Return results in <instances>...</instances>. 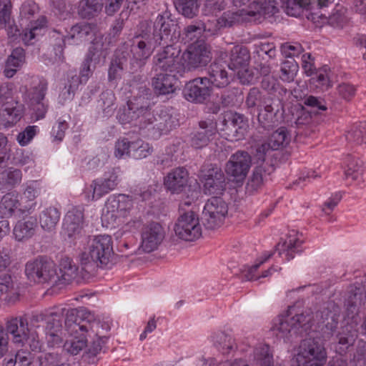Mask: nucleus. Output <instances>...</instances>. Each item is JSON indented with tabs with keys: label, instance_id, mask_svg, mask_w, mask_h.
Returning <instances> with one entry per match:
<instances>
[{
	"label": "nucleus",
	"instance_id": "obj_38",
	"mask_svg": "<svg viewBox=\"0 0 366 366\" xmlns=\"http://www.w3.org/2000/svg\"><path fill=\"white\" fill-rule=\"evenodd\" d=\"M21 179V171L10 167L0 174V190H10L20 184Z\"/></svg>",
	"mask_w": 366,
	"mask_h": 366
},
{
	"label": "nucleus",
	"instance_id": "obj_59",
	"mask_svg": "<svg viewBox=\"0 0 366 366\" xmlns=\"http://www.w3.org/2000/svg\"><path fill=\"white\" fill-rule=\"evenodd\" d=\"M152 152L148 144L142 142H133L131 144L130 157L135 159H141L149 156Z\"/></svg>",
	"mask_w": 366,
	"mask_h": 366
},
{
	"label": "nucleus",
	"instance_id": "obj_56",
	"mask_svg": "<svg viewBox=\"0 0 366 366\" xmlns=\"http://www.w3.org/2000/svg\"><path fill=\"white\" fill-rule=\"evenodd\" d=\"M302 244L298 238L290 237L282 245L283 253L287 260L293 259L296 252H300L299 249Z\"/></svg>",
	"mask_w": 366,
	"mask_h": 366
},
{
	"label": "nucleus",
	"instance_id": "obj_10",
	"mask_svg": "<svg viewBox=\"0 0 366 366\" xmlns=\"http://www.w3.org/2000/svg\"><path fill=\"white\" fill-rule=\"evenodd\" d=\"M261 107L257 119L263 128L269 129L283 120L284 104L280 97H265Z\"/></svg>",
	"mask_w": 366,
	"mask_h": 366
},
{
	"label": "nucleus",
	"instance_id": "obj_48",
	"mask_svg": "<svg viewBox=\"0 0 366 366\" xmlns=\"http://www.w3.org/2000/svg\"><path fill=\"white\" fill-rule=\"evenodd\" d=\"M244 11H224L222 16L219 18L222 29L224 28H229L234 26L241 22L244 21Z\"/></svg>",
	"mask_w": 366,
	"mask_h": 366
},
{
	"label": "nucleus",
	"instance_id": "obj_17",
	"mask_svg": "<svg viewBox=\"0 0 366 366\" xmlns=\"http://www.w3.org/2000/svg\"><path fill=\"white\" fill-rule=\"evenodd\" d=\"M217 133V122L207 119L199 122V127L189 135L190 146L196 149L207 147Z\"/></svg>",
	"mask_w": 366,
	"mask_h": 366
},
{
	"label": "nucleus",
	"instance_id": "obj_23",
	"mask_svg": "<svg viewBox=\"0 0 366 366\" xmlns=\"http://www.w3.org/2000/svg\"><path fill=\"white\" fill-rule=\"evenodd\" d=\"M347 14V8L337 4L329 16L322 14L311 13L307 18L317 24H327L333 27H342L348 21Z\"/></svg>",
	"mask_w": 366,
	"mask_h": 366
},
{
	"label": "nucleus",
	"instance_id": "obj_27",
	"mask_svg": "<svg viewBox=\"0 0 366 366\" xmlns=\"http://www.w3.org/2000/svg\"><path fill=\"white\" fill-rule=\"evenodd\" d=\"M222 124L228 135H232L237 139L242 138L246 130V122L243 115L236 112H227L224 115Z\"/></svg>",
	"mask_w": 366,
	"mask_h": 366
},
{
	"label": "nucleus",
	"instance_id": "obj_29",
	"mask_svg": "<svg viewBox=\"0 0 366 366\" xmlns=\"http://www.w3.org/2000/svg\"><path fill=\"white\" fill-rule=\"evenodd\" d=\"M114 40L111 36L97 35L92 41L86 56L93 60L105 59L109 53L111 46L114 44Z\"/></svg>",
	"mask_w": 366,
	"mask_h": 366
},
{
	"label": "nucleus",
	"instance_id": "obj_2",
	"mask_svg": "<svg viewBox=\"0 0 366 366\" xmlns=\"http://www.w3.org/2000/svg\"><path fill=\"white\" fill-rule=\"evenodd\" d=\"M113 254V242L110 235L89 237L86 250L79 255L81 272L87 275L94 274L99 267H106L112 262Z\"/></svg>",
	"mask_w": 366,
	"mask_h": 366
},
{
	"label": "nucleus",
	"instance_id": "obj_12",
	"mask_svg": "<svg viewBox=\"0 0 366 366\" xmlns=\"http://www.w3.org/2000/svg\"><path fill=\"white\" fill-rule=\"evenodd\" d=\"M152 35L161 46L171 44L179 36V27L177 21L171 18L170 14L165 12L156 18Z\"/></svg>",
	"mask_w": 366,
	"mask_h": 366
},
{
	"label": "nucleus",
	"instance_id": "obj_20",
	"mask_svg": "<svg viewBox=\"0 0 366 366\" xmlns=\"http://www.w3.org/2000/svg\"><path fill=\"white\" fill-rule=\"evenodd\" d=\"M310 320V318L303 313L295 314L290 317V315L285 317H279L277 322L272 327L273 331L280 338H287L292 332H297V330L302 327Z\"/></svg>",
	"mask_w": 366,
	"mask_h": 366
},
{
	"label": "nucleus",
	"instance_id": "obj_64",
	"mask_svg": "<svg viewBox=\"0 0 366 366\" xmlns=\"http://www.w3.org/2000/svg\"><path fill=\"white\" fill-rule=\"evenodd\" d=\"M40 194V187L37 182H26L24 185L23 197L28 201H34Z\"/></svg>",
	"mask_w": 366,
	"mask_h": 366
},
{
	"label": "nucleus",
	"instance_id": "obj_21",
	"mask_svg": "<svg viewBox=\"0 0 366 366\" xmlns=\"http://www.w3.org/2000/svg\"><path fill=\"white\" fill-rule=\"evenodd\" d=\"M147 129L157 130L159 134L167 133L178 125V121L167 110H161L157 116H154L149 109L146 117Z\"/></svg>",
	"mask_w": 366,
	"mask_h": 366
},
{
	"label": "nucleus",
	"instance_id": "obj_5",
	"mask_svg": "<svg viewBox=\"0 0 366 366\" xmlns=\"http://www.w3.org/2000/svg\"><path fill=\"white\" fill-rule=\"evenodd\" d=\"M25 274L28 280L36 283L58 285L56 265L46 256H39L28 261L25 265Z\"/></svg>",
	"mask_w": 366,
	"mask_h": 366
},
{
	"label": "nucleus",
	"instance_id": "obj_4",
	"mask_svg": "<svg viewBox=\"0 0 366 366\" xmlns=\"http://www.w3.org/2000/svg\"><path fill=\"white\" fill-rule=\"evenodd\" d=\"M4 327L6 336L9 338L11 336L12 342L18 347H23L28 343L32 351L41 350V344L37 335L30 333L28 320L24 316L6 318Z\"/></svg>",
	"mask_w": 366,
	"mask_h": 366
},
{
	"label": "nucleus",
	"instance_id": "obj_7",
	"mask_svg": "<svg viewBox=\"0 0 366 366\" xmlns=\"http://www.w3.org/2000/svg\"><path fill=\"white\" fill-rule=\"evenodd\" d=\"M327 353L320 337L303 340L300 345L296 360L297 366H323Z\"/></svg>",
	"mask_w": 366,
	"mask_h": 366
},
{
	"label": "nucleus",
	"instance_id": "obj_43",
	"mask_svg": "<svg viewBox=\"0 0 366 366\" xmlns=\"http://www.w3.org/2000/svg\"><path fill=\"white\" fill-rule=\"evenodd\" d=\"M105 2L99 0H81L79 6V14L84 19L97 16L102 9Z\"/></svg>",
	"mask_w": 366,
	"mask_h": 366
},
{
	"label": "nucleus",
	"instance_id": "obj_55",
	"mask_svg": "<svg viewBox=\"0 0 366 366\" xmlns=\"http://www.w3.org/2000/svg\"><path fill=\"white\" fill-rule=\"evenodd\" d=\"M48 89V83L45 80H41L29 92L28 97L29 104L45 101V97Z\"/></svg>",
	"mask_w": 366,
	"mask_h": 366
},
{
	"label": "nucleus",
	"instance_id": "obj_42",
	"mask_svg": "<svg viewBox=\"0 0 366 366\" xmlns=\"http://www.w3.org/2000/svg\"><path fill=\"white\" fill-rule=\"evenodd\" d=\"M212 337L214 346L223 355H228L237 348L232 337L224 332H217Z\"/></svg>",
	"mask_w": 366,
	"mask_h": 366
},
{
	"label": "nucleus",
	"instance_id": "obj_31",
	"mask_svg": "<svg viewBox=\"0 0 366 366\" xmlns=\"http://www.w3.org/2000/svg\"><path fill=\"white\" fill-rule=\"evenodd\" d=\"M207 77L209 86L217 88H224L230 83V76L225 66L221 64L214 62L207 68Z\"/></svg>",
	"mask_w": 366,
	"mask_h": 366
},
{
	"label": "nucleus",
	"instance_id": "obj_6",
	"mask_svg": "<svg viewBox=\"0 0 366 366\" xmlns=\"http://www.w3.org/2000/svg\"><path fill=\"white\" fill-rule=\"evenodd\" d=\"M150 102L145 97H134L128 100L127 106L120 109L117 118L123 124L134 122L140 129H147L146 117L149 112Z\"/></svg>",
	"mask_w": 366,
	"mask_h": 366
},
{
	"label": "nucleus",
	"instance_id": "obj_11",
	"mask_svg": "<svg viewBox=\"0 0 366 366\" xmlns=\"http://www.w3.org/2000/svg\"><path fill=\"white\" fill-rule=\"evenodd\" d=\"M228 212V206L220 197H212L209 199L204 207L202 221L207 229L219 228L224 222Z\"/></svg>",
	"mask_w": 366,
	"mask_h": 366
},
{
	"label": "nucleus",
	"instance_id": "obj_60",
	"mask_svg": "<svg viewBox=\"0 0 366 366\" xmlns=\"http://www.w3.org/2000/svg\"><path fill=\"white\" fill-rule=\"evenodd\" d=\"M262 88L267 91L268 95L275 96L273 93L278 92L281 94L282 92L286 93V89L282 87L278 83L277 80L272 76L264 77L261 81Z\"/></svg>",
	"mask_w": 366,
	"mask_h": 366
},
{
	"label": "nucleus",
	"instance_id": "obj_19",
	"mask_svg": "<svg viewBox=\"0 0 366 366\" xmlns=\"http://www.w3.org/2000/svg\"><path fill=\"white\" fill-rule=\"evenodd\" d=\"M212 91L207 77H198L186 84L183 94L189 102L203 103L210 97Z\"/></svg>",
	"mask_w": 366,
	"mask_h": 366
},
{
	"label": "nucleus",
	"instance_id": "obj_40",
	"mask_svg": "<svg viewBox=\"0 0 366 366\" xmlns=\"http://www.w3.org/2000/svg\"><path fill=\"white\" fill-rule=\"evenodd\" d=\"M60 218L59 209L54 207H49L42 211L39 216V223L41 228L45 231L53 230Z\"/></svg>",
	"mask_w": 366,
	"mask_h": 366
},
{
	"label": "nucleus",
	"instance_id": "obj_63",
	"mask_svg": "<svg viewBox=\"0 0 366 366\" xmlns=\"http://www.w3.org/2000/svg\"><path fill=\"white\" fill-rule=\"evenodd\" d=\"M99 332L98 331L97 335L93 333L95 336L94 338L90 342L89 345H86L88 352L92 356H96L102 351L107 340L105 336H99Z\"/></svg>",
	"mask_w": 366,
	"mask_h": 366
},
{
	"label": "nucleus",
	"instance_id": "obj_14",
	"mask_svg": "<svg viewBox=\"0 0 366 366\" xmlns=\"http://www.w3.org/2000/svg\"><path fill=\"white\" fill-rule=\"evenodd\" d=\"M202 173L203 192L207 195L219 197L226 189L225 176L217 165L209 164L201 169Z\"/></svg>",
	"mask_w": 366,
	"mask_h": 366
},
{
	"label": "nucleus",
	"instance_id": "obj_36",
	"mask_svg": "<svg viewBox=\"0 0 366 366\" xmlns=\"http://www.w3.org/2000/svg\"><path fill=\"white\" fill-rule=\"evenodd\" d=\"M117 177L112 174L104 180H94L90 185L92 191V199H99L114 189L117 185Z\"/></svg>",
	"mask_w": 366,
	"mask_h": 366
},
{
	"label": "nucleus",
	"instance_id": "obj_34",
	"mask_svg": "<svg viewBox=\"0 0 366 366\" xmlns=\"http://www.w3.org/2000/svg\"><path fill=\"white\" fill-rule=\"evenodd\" d=\"M78 267L69 257L62 258L59 264L58 284L69 285L77 277Z\"/></svg>",
	"mask_w": 366,
	"mask_h": 366
},
{
	"label": "nucleus",
	"instance_id": "obj_61",
	"mask_svg": "<svg viewBox=\"0 0 366 366\" xmlns=\"http://www.w3.org/2000/svg\"><path fill=\"white\" fill-rule=\"evenodd\" d=\"M303 103L305 106L312 108L313 112L317 114H320V112H324L327 109L326 102L322 97L310 95L305 97Z\"/></svg>",
	"mask_w": 366,
	"mask_h": 366
},
{
	"label": "nucleus",
	"instance_id": "obj_53",
	"mask_svg": "<svg viewBox=\"0 0 366 366\" xmlns=\"http://www.w3.org/2000/svg\"><path fill=\"white\" fill-rule=\"evenodd\" d=\"M357 336V331L351 325H346L341 328L337 335L338 343L342 345H352Z\"/></svg>",
	"mask_w": 366,
	"mask_h": 366
},
{
	"label": "nucleus",
	"instance_id": "obj_22",
	"mask_svg": "<svg viewBox=\"0 0 366 366\" xmlns=\"http://www.w3.org/2000/svg\"><path fill=\"white\" fill-rule=\"evenodd\" d=\"M84 214L78 208L69 210L64 219L63 229L65 235L71 240H75L81 237L83 229Z\"/></svg>",
	"mask_w": 366,
	"mask_h": 366
},
{
	"label": "nucleus",
	"instance_id": "obj_24",
	"mask_svg": "<svg viewBox=\"0 0 366 366\" xmlns=\"http://www.w3.org/2000/svg\"><path fill=\"white\" fill-rule=\"evenodd\" d=\"M107 212L105 217L111 215L112 217H126L132 209L133 203L132 199L125 194H119L110 197L107 203Z\"/></svg>",
	"mask_w": 366,
	"mask_h": 366
},
{
	"label": "nucleus",
	"instance_id": "obj_54",
	"mask_svg": "<svg viewBox=\"0 0 366 366\" xmlns=\"http://www.w3.org/2000/svg\"><path fill=\"white\" fill-rule=\"evenodd\" d=\"M254 357L260 366H273V357L267 345L257 347L254 352Z\"/></svg>",
	"mask_w": 366,
	"mask_h": 366
},
{
	"label": "nucleus",
	"instance_id": "obj_49",
	"mask_svg": "<svg viewBox=\"0 0 366 366\" xmlns=\"http://www.w3.org/2000/svg\"><path fill=\"white\" fill-rule=\"evenodd\" d=\"M93 31V27L88 23H78L71 27L68 35L65 36L69 39H74L81 41L82 39L86 38L90 35Z\"/></svg>",
	"mask_w": 366,
	"mask_h": 366
},
{
	"label": "nucleus",
	"instance_id": "obj_41",
	"mask_svg": "<svg viewBox=\"0 0 366 366\" xmlns=\"http://www.w3.org/2000/svg\"><path fill=\"white\" fill-rule=\"evenodd\" d=\"M338 317L339 315L329 307H324L316 312V318L319 323L322 324L330 334H332L337 327Z\"/></svg>",
	"mask_w": 366,
	"mask_h": 366
},
{
	"label": "nucleus",
	"instance_id": "obj_50",
	"mask_svg": "<svg viewBox=\"0 0 366 366\" xmlns=\"http://www.w3.org/2000/svg\"><path fill=\"white\" fill-rule=\"evenodd\" d=\"M68 310L61 309V312H51L47 314L46 319V332H61L62 320L64 311Z\"/></svg>",
	"mask_w": 366,
	"mask_h": 366
},
{
	"label": "nucleus",
	"instance_id": "obj_32",
	"mask_svg": "<svg viewBox=\"0 0 366 366\" xmlns=\"http://www.w3.org/2000/svg\"><path fill=\"white\" fill-rule=\"evenodd\" d=\"M25 60L26 55L24 49L21 47L14 49L5 61L3 71L4 76L9 79L13 77L23 66Z\"/></svg>",
	"mask_w": 366,
	"mask_h": 366
},
{
	"label": "nucleus",
	"instance_id": "obj_51",
	"mask_svg": "<svg viewBox=\"0 0 366 366\" xmlns=\"http://www.w3.org/2000/svg\"><path fill=\"white\" fill-rule=\"evenodd\" d=\"M20 203L16 196L11 193L6 194L0 202V210L6 216H11L19 208Z\"/></svg>",
	"mask_w": 366,
	"mask_h": 366
},
{
	"label": "nucleus",
	"instance_id": "obj_58",
	"mask_svg": "<svg viewBox=\"0 0 366 366\" xmlns=\"http://www.w3.org/2000/svg\"><path fill=\"white\" fill-rule=\"evenodd\" d=\"M13 290L14 285L11 276L8 274L0 275V299L5 296L4 300L10 302L11 300V297L9 296L10 293H12L16 299L17 296L13 292Z\"/></svg>",
	"mask_w": 366,
	"mask_h": 366
},
{
	"label": "nucleus",
	"instance_id": "obj_47",
	"mask_svg": "<svg viewBox=\"0 0 366 366\" xmlns=\"http://www.w3.org/2000/svg\"><path fill=\"white\" fill-rule=\"evenodd\" d=\"M115 99L114 93L112 90L107 89L101 94L99 102L105 117H111L116 110Z\"/></svg>",
	"mask_w": 366,
	"mask_h": 366
},
{
	"label": "nucleus",
	"instance_id": "obj_8",
	"mask_svg": "<svg viewBox=\"0 0 366 366\" xmlns=\"http://www.w3.org/2000/svg\"><path fill=\"white\" fill-rule=\"evenodd\" d=\"M163 46L153 57L154 69L174 74L184 71L180 48L172 44Z\"/></svg>",
	"mask_w": 366,
	"mask_h": 366
},
{
	"label": "nucleus",
	"instance_id": "obj_37",
	"mask_svg": "<svg viewBox=\"0 0 366 366\" xmlns=\"http://www.w3.org/2000/svg\"><path fill=\"white\" fill-rule=\"evenodd\" d=\"M366 302V295L360 288L352 289L345 301V307L349 314H357L360 308Z\"/></svg>",
	"mask_w": 366,
	"mask_h": 366
},
{
	"label": "nucleus",
	"instance_id": "obj_44",
	"mask_svg": "<svg viewBox=\"0 0 366 366\" xmlns=\"http://www.w3.org/2000/svg\"><path fill=\"white\" fill-rule=\"evenodd\" d=\"M290 135L285 127H280L269 137L267 144L272 150H277L287 146L290 142Z\"/></svg>",
	"mask_w": 366,
	"mask_h": 366
},
{
	"label": "nucleus",
	"instance_id": "obj_45",
	"mask_svg": "<svg viewBox=\"0 0 366 366\" xmlns=\"http://www.w3.org/2000/svg\"><path fill=\"white\" fill-rule=\"evenodd\" d=\"M174 6L184 17L192 19L199 12L198 0H173Z\"/></svg>",
	"mask_w": 366,
	"mask_h": 366
},
{
	"label": "nucleus",
	"instance_id": "obj_13",
	"mask_svg": "<svg viewBox=\"0 0 366 366\" xmlns=\"http://www.w3.org/2000/svg\"><path fill=\"white\" fill-rule=\"evenodd\" d=\"M177 237L185 241H194L202 235V227L198 215L193 211L181 214L174 225Z\"/></svg>",
	"mask_w": 366,
	"mask_h": 366
},
{
	"label": "nucleus",
	"instance_id": "obj_28",
	"mask_svg": "<svg viewBox=\"0 0 366 366\" xmlns=\"http://www.w3.org/2000/svg\"><path fill=\"white\" fill-rule=\"evenodd\" d=\"M177 79L175 74L159 73L152 79V86L154 93L158 95H168L175 92Z\"/></svg>",
	"mask_w": 366,
	"mask_h": 366
},
{
	"label": "nucleus",
	"instance_id": "obj_25",
	"mask_svg": "<svg viewBox=\"0 0 366 366\" xmlns=\"http://www.w3.org/2000/svg\"><path fill=\"white\" fill-rule=\"evenodd\" d=\"M189 174L184 167L172 169L164 179V184L172 193L182 192L187 185Z\"/></svg>",
	"mask_w": 366,
	"mask_h": 366
},
{
	"label": "nucleus",
	"instance_id": "obj_46",
	"mask_svg": "<svg viewBox=\"0 0 366 366\" xmlns=\"http://www.w3.org/2000/svg\"><path fill=\"white\" fill-rule=\"evenodd\" d=\"M347 140L352 144L360 145L366 143V123L353 124L346 134Z\"/></svg>",
	"mask_w": 366,
	"mask_h": 366
},
{
	"label": "nucleus",
	"instance_id": "obj_26",
	"mask_svg": "<svg viewBox=\"0 0 366 366\" xmlns=\"http://www.w3.org/2000/svg\"><path fill=\"white\" fill-rule=\"evenodd\" d=\"M274 171L273 165L269 163H261L255 167L247 182V190L254 192L262 188L264 183L269 180L270 174Z\"/></svg>",
	"mask_w": 366,
	"mask_h": 366
},
{
	"label": "nucleus",
	"instance_id": "obj_33",
	"mask_svg": "<svg viewBox=\"0 0 366 366\" xmlns=\"http://www.w3.org/2000/svg\"><path fill=\"white\" fill-rule=\"evenodd\" d=\"M249 49L244 46L237 45L230 51L228 66L232 70L244 69L249 65Z\"/></svg>",
	"mask_w": 366,
	"mask_h": 366
},
{
	"label": "nucleus",
	"instance_id": "obj_35",
	"mask_svg": "<svg viewBox=\"0 0 366 366\" xmlns=\"http://www.w3.org/2000/svg\"><path fill=\"white\" fill-rule=\"evenodd\" d=\"M342 169L345 179L357 180L363 172V162L359 158L347 154L344 159Z\"/></svg>",
	"mask_w": 366,
	"mask_h": 366
},
{
	"label": "nucleus",
	"instance_id": "obj_1",
	"mask_svg": "<svg viewBox=\"0 0 366 366\" xmlns=\"http://www.w3.org/2000/svg\"><path fill=\"white\" fill-rule=\"evenodd\" d=\"M65 329L73 337L64 344L65 350L71 355L79 354L87 345L86 335H97L101 322L85 307L69 309L65 314Z\"/></svg>",
	"mask_w": 366,
	"mask_h": 366
},
{
	"label": "nucleus",
	"instance_id": "obj_15",
	"mask_svg": "<svg viewBox=\"0 0 366 366\" xmlns=\"http://www.w3.org/2000/svg\"><path fill=\"white\" fill-rule=\"evenodd\" d=\"M310 0H268L262 3V15L272 16L279 11L280 7L291 16H300L307 9Z\"/></svg>",
	"mask_w": 366,
	"mask_h": 366
},
{
	"label": "nucleus",
	"instance_id": "obj_3",
	"mask_svg": "<svg viewBox=\"0 0 366 366\" xmlns=\"http://www.w3.org/2000/svg\"><path fill=\"white\" fill-rule=\"evenodd\" d=\"M159 46L161 45L152 35L148 25L142 24L133 38L130 48V52L132 54L129 63L131 72H135L142 69L154 50Z\"/></svg>",
	"mask_w": 366,
	"mask_h": 366
},
{
	"label": "nucleus",
	"instance_id": "obj_16",
	"mask_svg": "<svg viewBox=\"0 0 366 366\" xmlns=\"http://www.w3.org/2000/svg\"><path fill=\"white\" fill-rule=\"evenodd\" d=\"M251 156L246 151L239 150L226 163L225 172L237 182H242L251 167Z\"/></svg>",
	"mask_w": 366,
	"mask_h": 366
},
{
	"label": "nucleus",
	"instance_id": "obj_62",
	"mask_svg": "<svg viewBox=\"0 0 366 366\" xmlns=\"http://www.w3.org/2000/svg\"><path fill=\"white\" fill-rule=\"evenodd\" d=\"M4 362L6 366H29L31 364L28 354L24 352H18L14 357L5 358Z\"/></svg>",
	"mask_w": 366,
	"mask_h": 366
},
{
	"label": "nucleus",
	"instance_id": "obj_9",
	"mask_svg": "<svg viewBox=\"0 0 366 366\" xmlns=\"http://www.w3.org/2000/svg\"><path fill=\"white\" fill-rule=\"evenodd\" d=\"M182 54L184 70L205 66L212 59L211 47L204 40L191 43Z\"/></svg>",
	"mask_w": 366,
	"mask_h": 366
},
{
	"label": "nucleus",
	"instance_id": "obj_57",
	"mask_svg": "<svg viewBox=\"0 0 366 366\" xmlns=\"http://www.w3.org/2000/svg\"><path fill=\"white\" fill-rule=\"evenodd\" d=\"M298 66L294 60H287L282 63L281 66L280 78L282 80L290 82L294 80L297 71Z\"/></svg>",
	"mask_w": 366,
	"mask_h": 366
},
{
	"label": "nucleus",
	"instance_id": "obj_18",
	"mask_svg": "<svg viewBox=\"0 0 366 366\" xmlns=\"http://www.w3.org/2000/svg\"><path fill=\"white\" fill-rule=\"evenodd\" d=\"M164 236L162 226L158 222H152L142 228L140 248L144 252H153L161 244Z\"/></svg>",
	"mask_w": 366,
	"mask_h": 366
},
{
	"label": "nucleus",
	"instance_id": "obj_39",
	"mask_svg": "<svg viewBox=\"0 0 366 366\" xmlns=\"http://www.w3.org/2000/svg\"><path fill=\"white\" fill-rule=\"evenodd\" d=\"M46 18L44 16H40L36 21H31L22 34L21 39L24 44H32V41L36 36L41 34V31L46 26Z\"/></svg>",
	"mask_w": 366,
	"mask_h": 366
},
{
	"label": "nucleus",
	"instance_id": "obj_30",
	"mask_svg": "<svg viewBox=\"0 0 366 366\" xmlns=\"http://www.w3.org/2000/svg\"><path fill=\"white\" fill-rule=\"evenodd\" d=\"M37 227V219L34 217H26L19 220L13 231L15 239L23 242L31 238L35 234Z\"/></svg>",
	"mask_w": 366,
	"mask_h": 366
},
{
	"label": "nucleus",
	"instance_id": "obj_52",
	"mask_svg": "<svg viewBox=\"0 0 366 366\" xmlns=\"http://www.w3.org/2000/svg\"><path fill=\"white\" fill-rule=\"evenodd\" d=\"M202 21H195L184 27L183 31L184 39L187 41H195L203 34Z\"/></svg>",
	"mask_w": 366,
	"mask_h": 366
}]
</instances>
